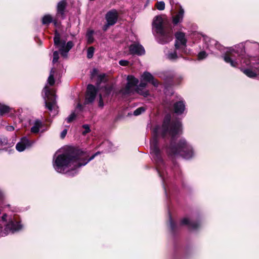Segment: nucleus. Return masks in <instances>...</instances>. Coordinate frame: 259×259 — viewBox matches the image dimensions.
I'll return each instance as SVG.
<instances>
[{
  "mask_svg": "<svg viewBox=\"0 0 259 259\" xmlns=\"http://www.w3.org/2000/svg\"><path fill=\"white\" fill-rule=\"evenodd\" d=\"M99 154V152H97L87 160L89 156L87 152L80 150H74L54 158L53 167L58 172L68 173L69 175L73 176L76 173L77 168L85 165Z\"/></svg>",
  "mask_w": 259,
  "mask_h": 259,
  "instance_id": "nucleus-1",
  "label": "nucleus"
},
{
  "mask_svg": "<svg viewBox=\"0 0 259 259\" xmlns=\"http://www.w3.org/2000/svg\"><path fill=\"white\" fill-rule=\"evenodd\" d=\"M182 132V124L180 121H170V115H167L164 119L161 126H155L152 131V139L150 142L151 154L153 158L156 161L161 160L160 150L158 147L157 137L161 136L162 137L167 136L174 138L176 135L181 134Z\"/></svg>",
  "mask_w": 259,
  "mask_h": 259,
  "instance_id": "nucleus-2",
  "label": "nucleus"
},
{
  "mask_svg": "<svg viewBox=\"0 0 259 259\" xmlns=\"http://www.w3.org/2000/svg\"><path fill=\"white\" fill-rule=\"evenodd\" d=\"M167 152L169 155H180L187 159L191 158L194 155L192 146L184 139H180L176 144L171 143Z\"/></svg>",
  "mask_w": 259,
  "mask_h": 259,
  "instance_id": "nucleus-3",
  "label": "nucleus"
},
{
  "mask_svg": "<svg viewBox=\"0 0 259 259\" xmlns=\"http://www.w3.org/2000/svg\"><path fill=\"white\" fill-rule=\"evenodd\" d=\"M167 19L164 16H157L153 20V25L156 33L159 35L163 42L171 39L172 34L170 30L166 29L164 25Z\"/></svg>",
  "mask_w": 259,
  "mask_h": 259,
  "instance_id": "nucleus-4",
  "label": "nucleus"
},
{
  "mask_svg": "<svg viewBox=\"0 0 259 259\" xmlns=\"http://www.w3.org/2000/svg\"><path fill=\"white\" fill-rule=\"evenodd\" d=\"M127 83L124 89L121 90L120 92L123 95H128L137 93L145 97L148 95L147 91L143 90V89L146 87L147 84L145 82H141L139 86H137L139 81L137 79L133 76H128L127 78Z\"/></svg>",
  "mask_w": 259,
  "mask_h": 259,
  "instance_id": "nucleus-5",
  "label": "nucleus"
},
{
  "mask_svg": "<svg viewBox=\"0 0 259 259\" xmlns=\"http://www.w3.org/2000/svg\"><path fill=\"white\" fill-rule=\"evenodd\" d=\"M43 92L45 96V100L46 108L53 113V115H56L58 112V107L56 104L54 93L47 85H46L44 88Z\"/></svg>",
  "mask_w": 259,
  "mask_h": 259,
  "instance_id": "nucleus-6",
  "label": "nucleus"
},
{
  "mask_svg": "<svg viewBox=\"0 0 259 259\" xmlns=\"http://www.w3.org/2000/svg\"><path fill=\"white\" fill-rule=\"evenodd\" d=\"M5 228L3 229L2 225L0 224V236L7 235L10 233H14L21 229V225L18 222L14 221L12 219H9L7 224H4Z\"/></svg>",
  "mask_w": 259,
  "mask_h": 259,
  "instance_id": "nucleus-7",
  "label": "nucleus"
},
{
  "mask_svg": "<svg viewBox=\"0 0 259 259\" xmlns=\"http://www.w3.org/2000/svg\"><path fill=\"white\" fill-rule=\"evenodd\" d=\"M118 17L117 11L113 9L109 11L106 15L105 18L107 21V24L103 27V29L106 31L109 26L113 25L117 22Z\"/></svg>",
  "mask_w": 259,
  "mask_h": 259,
  "instance_id": "nucleus-8",
  "label": "nucleus"
},
{
  "mask_svg": "<svg viewBox=\"0 0 259 259\" xmlns=\"http://www.w3.org/2000/svg\"><path fill=\"white\" fill-rule=\"evenodd\" d=\"M96 94L97 90L95 87L92 84L88 85L85 96V103L86 104L92 103L95 100Z\"/></svg>",
  "mask_w": 259,
  "mask_h": 259,
  "instance_id": "nucleus-9",
  "label": "nucleus"
},
{
  "mask_svg": "<svg viewBox=\"0 0 259 259\" xmlns=\"http://www.w3.org/2000/svg\"><path fill=\"white\" fill-rule=\"evenodd\" d=\"M175 36L176 38V47H185L187 39L186 38L185 33L182 32H178L175 34Z\"/></svg>",
  "mask_w": 259,
  "mask_h": 259,
  "instance_id": "nucleus-10",
  "label": "nucleus"
},
{
  "mask_svg": "<svg viewBox=\"0 0 259 259\" xmlns=\"http://www.w3.org/2000/svg\"><path fill=\"white\" fill-rule=\"evenodd\" d=\"M31 145V143L29 140L26 137H24L21 139L20 142L17 144L16 148L18 151L22 152L27 147L30 146Z\"/></svg>",
  "mask_w": 259,
  "mask_h": 259,
  "instance_id": "nucleus-11",
  "label": "nucleus"
},
{
  "mask_svg": "<svg viewBox=\"0 0 259 259\" xmlns=\"http://www.w3.org/2000/svg\"><path fill=\"white\" fill-rule=\"evenodd\" d=\"M142 78L143 80L151 82L155 87H157L158 84L157 80L154 79L153 76L149 72H144Z\"/></svg>",
  "mask_w": 259,
  "mask_h": 259,
  "instance_id": "nucleus-12",
  "label": "nucleus"
},
{
  "mask_svg": "<svg viewBox=\"0 0 259 259\" xmlns=\"http://www.w3.org/2000/svg\"><path fill=\"white\" fill-rule=\"evenodd\" d=\"M185 109V105L183 101H180L174 104V110L175 113L181 114Z\"/></svg>",
  "mask_w": 259,
  "mask_h": 259,
  "instance_id": "nucleus-13",
  "label": "nucleus"
},
{
  "mask_svg": "<svg viewBox=\"0 0 259 259\" xmlns=\"http://www.w3.org/2000/svg\"><path fill=\"white\" fill-rule=\"evenodd\" d=\"M181 224L182 225H187L188 227L191 229H196L198 226V224L190 221V220L187 218H185L182 220Z\"/></svg>",
  "mask_w": 259,
  "mask_h": 259,
  "instance_id": "nucleus-14",
  "label": "nucleus"
},
{
  "mask_svg": "<svg viewBox=\"0 0 259 259\" xmlns=\"http://www.w3.org/2000/svg\"><path fill=\"white\" fill-rule=\"evenodd\" d=\"M184 14V10L181 8L178 14L173 17L172 18V22L174 24H177L178 23L181 22L183 18Z\"/></svg>",
  "mask_w": 259,
  "mask_h": 259,
  "instance_id": "nucleus-15",
  "label": "nucleus"
},
{
  "mask_svg": "<svg viewBox=\"0 0 259 259\" xmlns=\"http://www.w3.org/2000/svg\"><path fill=\"white\" fill-rule=\"evenodd\" d=\"M42 126V122L40 120H35L32 123V126L31 128V132L36 134L39 131V129Z\"/></svg>",
  "mask_w": 259,
  "mask_h": 259,
  "instance_id": "nucleus-16",
  "label": "nucleus"
},
{
  "mask_svg": "<svg viewBox=\"0 0 259 259\" xmlns=\"http://www.w3.org/2000/svg\"><path fill=\"white\" fill-rule=\"evenodd\" d=\"M66 6V2L65 1L60 2L57 6V15L63 16Z\"/></svg>",
  "mask_w": 259,
  "mask_h": 259,
  "instance_id": "nucleus-17",
  "label": "nucleus"
},
{
  "mask_svg": "<svg viewBox=\"0 0 259 259\" xmlns=\"http://www.w3.org/2000/svg\"><path fill=\"white\" fill-rule=\"evenodd\" d=\"M54 43L58 47H64L65 45V42L61 40L60 39V34L57 32V31L55 32V35L54 37Z\"/></svg>",
  "mask_w": 259,
  "mask_h": 259,
  "instance_id": "nucleus-18",
  "label": "nucleus"
},
{
  "mask_svg": "<svg viewBox=\"0 0 259 259\" xmlns=\"http://www.w3.org/2000/svg\"><path fill=\"white\" fill-rule=\"evenodd\" d=\"M167 58L169 60L176 59L178 56L176 50H169L166 53Z\"/></svg>",
  "mask_w": 259,
  "mask_h": 259,
  "instance_id": "nucleus-19",
  "label": "nucleus"
},
{
  "mask_svg": "<svg viewBox=\"0 0 259 259\" xmlns=\"http://www.w3.org/2000/svg\"><path fill=\"white\" fill-rule=\"evenodd\" d=\"M55 70L54 68H52L50 71V75L48 78L47 83L50 85H53L54 84L55 80L54 78V76L55 74Z\"/></svg>",
  "mask_w": 259,
  "mask_h": 259,
  "instance_id": "nucleus-20",
  "label": "nucleus"
},
{
  "mask_svg": "<svg viewBox=\"0 0 259 259\" xmlns=\"http://www.w3.org/2000/svg\"><path fill=\"white\" fill-rule=\"evenodd\" d=\"M128 54L133 55L141 56L145 53V50H128Z\"/></svg>",
  "mask_w": 259,
  "mask_h": 259,
  "instance_id": "nucleus-21",
  "label": "nucleus"
},
{
  "mask_svg": "<svg viewBox=\"0 0 259 259\" xmlns=\"http://www.w3.org/2000/svg\"><path fill=\"white\" fill-rule=\"evenodd\" d=\"M10 111V107L4 104L0 103V114L4 115L8 113Z\"/></svg>",
  "mask_w": 259,
  "mask_h": 259,
  "instance_id": "nucleus-22",
  "label": "nucleus"
},
{
  "mask_svg": "<svg viewBox=\"0 0 259 259\" xmlns=\"http://www.w3.org/2000/svg\"><path fill=\"white\" fill-rule=\"evenodd\" d=\"M52 20V17L50 15H46L43 17L42 23L43 24H48L50 23Z\"/></svg>",
  "mask_w": 259,
  "mask_h": 259,
  "instance_id": "nucleus-23",
  "label": "nucleus"
},
{
  "mask_svg": "<svg viewBox=\"0 0 259 259\" xmlns=\"http://www.w3.org/2000/svg\"><path fill=\"white\" fill-rule=\"evenodd\" d=\"M244 73L249 77H254L256 75V72H255L250 69H245L243 71Z\"/></svg>",
  "mask_w": 259,
  "mask_h": 259,
  "instance_id": "nucleus-24",
  "label": "nucleus"
},
{
  "mask_svg": "<svg viewBox=\"0 0 259 259\" xmlns=\"http://www.w3.org/2000/svg\"><path fill=\"white\" fill-rule=\"evenodd\" d=\"M208 47L210 48H220L221 47V44H219L215 40L211 39L209 41V44L208 45Z\"/></svg>",
  "mask_w": 259,
  "mask_h": 259,
  "instance_id": "nucleus-25",
  "label": "nucleus"
},
{
  "mask_svg": "<svg viewBox=\"0 0 259 259\" xmlns=\"http://www.w3.org/2000/svg\"><path fill=\"white\" fill-rule=\"evenodd\" d=\"M93 32H94L92 30H89L87 32V37L88 42L89 44H91V43L93 42V40H94L93 37Z\"/></svg>",
  "mask_w": 259,
  "mask_h": 259,
  "instance_id": "nucleus-26",
  "label": "nucleus"
},
{
  "mask_svg": "<svg viewBox=\"0 0 259 259\" xmlns=\"http://www.w3.org/2000/svg\"><path fill=\"white\" fill-rule=\"evenodd\" d=\"M12 219L11 218H9L8 219V215L6 213H4L2 215H1V209L0 208V221L5 223L7 224V221H9V219Z\"/></svg>",
  "mask_w": 259,
  "mask_h": 259,
  "instance_id": "nucleus-27",
  "label": "nucleus"
},
{
  "mask_svg": "<svg viewBox=\"0 0 259 259\" xmlns=\"http://www.w3.org/2000/svg\"><path fill=\"white\" fill-rule=\"evenodd\" d=\"M130 49H143V47L140 45L139 42H134L130 45Z\"/></svg>",
  "mask_w": 259,
  "mask_h": 259,
  "instance_id": "nucleus-28",
  "label": "nucleus"
},
{
  "mask_svg": "<svg viewBox=\"0 0 259 259\" xmlns=\"http://www.w3.org/2000/svg\"><path fill=\"white\" fill-rule=\"evenodd\" d=\"M224 60L227 63H230L232 66L235 67L236 66V63L232 61V59L228 55H226L224 56Z\"/></svg>",
  "mask_w": 259,
  "mask_h": 259,
  "instance_id": "nucleus-29",
  "label": "nucleus"
},
{
  "mask_svg": "<svg viewBox=\"0 0 259 259\" xmlns=\"http://www.w3.org/2000/svg\"><path fill=\"white\" fill-rule=\"evenodd\" d=\"M145 108L144 107H139L134 111V114L136 116H138L143 113L145 111Z\"/></svg>",
  "mask_w": 259,
  "mask_h": 259,
  "instance_id": "nucleus-30",
  "label": "nucleus"
},
{
  "mask_svg": "<svg viewBox=\"0 0 259 259\" xmlns=\"http://www.w3.org/2000/svg\"><path fill=\"white\" fill-rule=\"evenodd\" d=\"M155 7L159 10H163L165 8V4L163 2H158L156 4Z\"/></svg>",
  "mask_w": 259,
  "mask_h": 259,
  "instance_id": "nucleus-31",
  "label": "nucleus"
},
{
  "mask_svg": "<svg viewBox=\"0 0 259 259\" xmlns=\"http://www.w3.org/2000/svg\"><path fill=\"white\" fill-rule=\"evenodd\" d=\"M207 56L206 52L204 51H201L198 54V60H201L205 59Z\"/></svg>",
  "mask_w": 259,
  "mask_h": 259,
  "instance_id": "nucleus-32",
  "label": "nucleus"
},
{
  "mask_svg": "<svg viewBox=\"0 0 259 259\" xmlns=\"http://www.w3.org/2000/svg\"><path fill=\"white\" fill-rule=\"evenodd\" d=\"M59 58V53L58 51H55L53 54V63H55L58 61Z\"/></svg>",
  "mask_w": 259,
  "mask_h": 259,
  "instance_id": "nucleus-33",
  "label": "nucleus"
},
{
  "mask_svg": "<svg viewBox=\"0 0 259 259\" xmlns=\"http://www.w3.org/2000/svg\"><path fill=\"white\" fill-rule=\"evenodd\" d=\"M75 117L76 115L75 114V113H72L66 118V120L68 123H69L71 122L73 120H74Z\"/></svg>",
  "mask_w": 259,
  "mask_h": 259,
  "instance_id": "nucleus-34",
  "label": "nucleus"
},
{
  "mask_svg": "<svg viewBox=\"0 0 259 259\" xmlns=\"http://www.w3.org/2000/svg\"><path fill=\"white\" fill-rule=\"evenodd\" d=\"M60 50V53L61 55V56L64 58L66 57L68 55V51L69 50Z\"/></svg>",
  "mask_w": 259,
  "mask_h": 259,
  "instance_id": "nucleus-35",
  "label": "nucleus"
},
{
  "mask_svg": "<svg viewBox=\"0 0 259 259\" xmlns=\"http://www.w3.org/2000/svg\"><path fill=\"white\" fill-rule=\"evenodd\" d=\"M7 139L2 136H0V144L2 145H5L7 144Z\"/></svg>",
  "mask_w": 259,
  "mask_h": 259,
  "instance_id": "nucleus-36",
  "label": "nucleus"
},
{
  "mask_svg": "<svg viewBox=\"0 0 259 259\" xmlns=\"http://www.w3.org/2000/svg\"><path fill=\"white\" fill-rule=\"evenodd\" d=\"M94 52V50H88L87 57L91 59L93 57Z\"/></svg>",
  "mask_w": 259,
  "mask_h": 259,
  "instance_id": "nucleus-37",
  "label": "nucleus"
},
{
  "mask_svg": "<svg viewBox=\"0 0 259 259\" xmlns=\"http://www.w3.org/2000/svg\"><path fill=\"white\" fill-rule=\"evenodd\" d=\"M104 91L105 92V95H108L110 93V92L111 91V88L110 87H106L104 89Z\"/></svg>",
  "mask_w": 259,
  "mask_h": 259,
  "instance_id": "nucleus-38",
  "label": "nucleus"
},
{
  "mask_svg": "<svg viewBox=\"0 0 259 259\" xmlns=\"http://www.w3.org/2000/svg\"><path fill=\"white\" fill-rule=\"evenodd\" d=\"M83 127L85 129V131L82 133L83 135H85L90 132V127L88 125H84Z\"/></svg>",
  "mask_w": 259,
  "mask_h": 259,
  "instance_id": "nucleus-39",
  "label": "nucleus"
},
{
  "mask_svg": "<svg viewBox=\"0 0 259 259\" xmlns=\"http://www.w3.org/2000/svg\"><path fill=\"white\" fill-rule=\"evenodd\" d=\"M73 46L74 45L73 42L69 41L67 43L65 49H71L73 47Z\"/></svg>",
  "mask_w": 259,
  "mask_h": 259,
  "instance_id": "nucleus-40",
  "label": "nucleus"
},
{
  "mask_svg": "<svg viewBox=\"0 0 259 259\" xmlns=\"http://www.w3.org/2000/svg\"><path fill=\"white\" fill-rule=\"evenodd\" d=\"M99 106L100 107H103L104 106V103L102 101V96L101 95H100V100L99 102Z\"/></svg>",
  "mask_w": 259,
  "mask_h": 259,
  "instance_id": "nucleus-41",
  "label": "nucleus"
},
{
  "mask_svg": "<svg viewBox=\"0 0 259 259\" xmlns=\"http://www.w3.org/2000/svg\"><path fill=\"white\" fill-rule=\"evenodd\" d=\"M119 63L121 66H126L128 64V61L125 60H120Z\"/></svg>",
  "mask_w": 259,
  "mask_h": 259,
  "instance_id": "nucleus-42",
  "label": "nucleus"
},
{
  "mask_svg": "<svg viewBox=\"0 0 259 259\" xmlns=\"http://www.w3.org/2000/svg\"><path fill=\"white\" fill-rule=\"evenodd\" d=\"M67 131L66 129L64 130L62 132V133L61 134V138H64L65 137V136H66V135L67 134Z\"/></svg>",
  "mask_w": 259,
  "mask_h": 259,
  "instance_id": "nucleus-43",
  "label": "nucleus"
},
{
  "mask_svg": "<svg viewBox=\"0 0 259 259\" xmlns=\"http://www.w3.org/2000/svg\"><path fill=\"white\" fill-rule=\"evenodd\" d=\"M105 75L104 74H101L98 77H99V79L100 80V81H103L104 80V78H105Z\"/></svg>",
  "mask_w": 259,
  "mask_h": 259,
  "instance_id": "nucleus-44",
  "label": "nucleus"
},
{
  "mask_svg": "<svg viewBox=\"0 0 259 259\" xmlns=\"http://www.w3.org/2000/svg\"><path fill=\"white\" fill-rule=\"evenodd\" d=\"M6 129L8 131H12L14 130V127L13 126L9 125L6 127Z\"/></svg>",
  "mask_w": 259,
  "mask_h": 259,
  "instance_id": "nucleus-45",
  "label": "nucleus"
},
{
  "mask_svg": "<svg viewBox=\"0 0 259 259\" xmlns=\"http://www.w3.org/2000/svg\"><path fill=\"white\" fill-rule=\"evenodd\" d=\"M170 227L172 229H174V228H175V224L172 221V220L170 219Z\"/></svg>",
  "mask_w": 259,
  "mask_h": 259,
  "instance_id": "nucleus-46",
  "label": "nucleus"
},
{
  "mask_svg": "<svg viewBox=\"0 0 259 259\" xmlns=\"http://www.w3.org/2000/svg\"><path fill=\"white\" fill-rule=\"evenodd\" d=\"M4 198V195L2 191L0 190V202L2 201Z\"/></svg>",
  "mask_w": 259,
  "mask_h": 259,
  "instance_id": "nucleus-47",
  "label": "nucleus"
},
{
  "mask_svg": "<svg viewBox=\"0 0 259 259\" xmlns=\"http://www.w3.org/2000/svg\"><path fill=\"white\" fill-rule=\"evenodd\" d=\"M81 107H82V106L80 104H78L76 108V110H81Z\"/></svg>",
  "mask_w": 259,
  "mask_h": 259,
  "instance_id": "nucleus-48",
  "label": "nucleus"
},
{
  "mask_svg": "<svg viewBox=\"0 0 259 259\" xmlns=\"http://www.w3.org/2000/svg\"><path fill=\"white\" fill-rule=\"evenodd\" d=\"M239 48H244L245 46H243V44H241L240 45H239Z\"/></svg>",
  "mask_w": 259,
  "mask_h": 259,
  "instance_id": "nucleus-49",
  "label": "nucleus"
},
{
  "mask_svg": "<svg viewBox=\"0 0 259 259\" xmlns=\"http://www.w3.org/2000/svg\"><path fill=\"white\" fill-rule=\"evenodd\" d=\"M97 72V70L96 69L93 70V73H96Z\"/></svg>",
  "mask_w": 259,
  "mask_h": 259,
  "instance_id": "nucleus-50",
  "label": "nucleus"
},
{
  "mask_svg": "<svg viewBox=\"0 0 259 259\" xmlns=\"http://www.w3.org/2000/svg\"><path fill=\"white\" fill-rule=\"evenodd\" d=\"M88 49H94L93 47H89Z\"/></svg>",
  "mask_w": 259,
  "mask_h": 259,
  "instance_id": "nucleus-51",
  "label": "nucleus"
},
{
  "mask_svg": "<svg viewBox=\"0 0 259 259\" xmlns=\"http://www.w3.org/2000/svg\"><path fill=\"white\" fill-rule=\"evenodd\" d=\"M54 24H55V25H56L57 22H54Z\"/></svg>",
  "mask_w": 259,
  "mask_h": 259,
  "instance_id": "nucleus-52",
  "label": "nucleus"
}]
</instances>
